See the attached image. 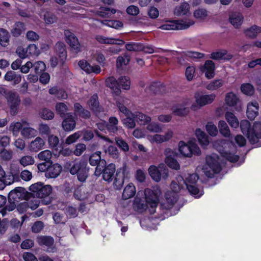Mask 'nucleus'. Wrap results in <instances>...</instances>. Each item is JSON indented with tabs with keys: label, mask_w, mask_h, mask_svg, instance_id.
Returning <instances> with one entry per match:
<instances>
[{
	"label": "nucleus",
	"mask_w": 261,
	"mask_h": 261,
	"mask_svg": "<svg viewBox=\"0 0 261 261\" xmlns=\"http://www.w3.org/2000/svg\"><path fill=\"white\" fill-rule=\"evenodd\" d=\"M223 83V81L222 80H214L207 85L206 88L210 90H216L222 86Z\"/></svg>",
	"instance_id": "bf43d9fd"
},
{
	"label": "nucleus",
	"mask_w": 261,
	"mask_h": 261,
	"mask_svg": "<svg viewBox=\"0 0 261 261\" xmlns=\"http://www.w3.org/2000/svg\"><path fill=\"white\" fill-rule=\"evenodd\" d=\"M132 113L126 116V117L122 120L123 125L129 129L134 128L136 126V120L131 115Z\"/></svg>",
	"instance_id": "49530a36"
},
{
	"label": "nucleus",
	"mask_w": 261,
	"mask_h": 261,
	"mask_svg": "<svg viewBox=\"0 0 261 261\" xmlns=\"http://www.w3.org/2000/svg\"><path fill=\"white\" fill-rule=\"evenodd\" d=\"M24 30V25L23 23L18 22L14 25L12 33L14 36H19Z\"/></svg>",
	"instance_id": "4d7b16f0"
},
{
	"label": "nucleus",
	"mask_w": 261,
	"mask_h": 261,
	"mask_svg": "<svg viewBox=\"0 0 261 261\" xmlns=\"http://www.w3.org/2000/svg\"><path fill=\"white\" fill-rule=\"evenodd\" d=\"M82 135L81 131H78L72 135H69L65 140V143L68 145L71 144L77 141V140Z\"/></svg>",
	"instance_id": "5fc2aeb1"
},
{
	"label": "nucleus",
	"mask_w": 261,
	"mask_h": 261,
	"mask_svg": "<svg viewBox=\"0 0 261 261\" xmlns=\"http://www.w3.org/2000/svg\"><path fill=\"white\" fill-rule=\"evenodd\" d=\"M62 167L58 164H49L47 171L45 172V176L47 178H56L62 171Z\"/></svg>",
	"instance_id": "4be33fe9"
},
{
	"label": "nucleus",
	"mask_w": 261,
	"mask_h": 261,
	"mask_svg": "<svg viewBox=\"0 0 261 261\" xmlns=\"http://www.w3.org/2000/svg\"><path fill=\"white\" fill-rule=\"evenodd\" d=\"M115 140L117 145L123 151L126 152L129 150V146L123 139L119 137H116Z\"/></svg>",
	"instance_id": "680f3d73"
},
{
	"label": "nucleus",
	"mask_w": 261,
	"mask_h": 261,
	"mask_svg": "<svg viewBox=\"0 0 261 261\" xmlns=\"http://www.w3.org/2000/svg\"><path fill=\"white\" fill-rule=\"evenodd\" d=\"M233 55L225 49L213 52L211 55V58L215 60H229L231 59Z\"/></svg>",
	"instance_id": "5701e85b"
},
{
	"label": "nucleus",
	"mask_w": 261,
	"mask_h": 261,
	"mask_svg": "<svg viewBox=\"0 0 261 261\" xmlns=\"http://www.w3.org/2000/svg\"><path fill=\"white\" fill-rule=\"evenodd\" d=\"M64 36L66 42L69 44L74 52L78 53L82 51V45L74 34L69 30H66L64 31Z\"/></svg>",
	"instance_id": "f8f14e48"
},
{
	"label": "nucleus",
	"mask_w": 261,
	"mask_h": 261,
	"mask_svg": "<svg viewBox=\"0 0 261 261\" xmlns=\"http://www.w3.org/2000/svg\"><path fill=\"white\" fill-rule=\"evenodd\" d=\"M133 118H135L136 121L140 125H145L151 120L150 117L139 112H135L131 114Z\"/></svg>",
	"instance_id": "a878e982"
},
{
	"label": "nucleus",
	"mask_w": 261,
	"mask_h": 261,
	"mask_svg": "<svg viewBox=\"0 0 261 261\" xmlns=\"http://www.w3.org/2000/svg\"><path fill=\"white\" fill-rule=\"evenodd\" d=\"M241 91L246 95H251L254 93V88L250 84H244L242 85L241 87Z\"/></svg>",
	"instance_id": "338daca9"
},
{
	"label": "nucleus",
	"mask_w": 261,
	"mask_h": 261,
	"mask_svg": "<svg viewBox=\"0 0 261 261\" xmlns=\"http://www.w3.org/2000/svg\"><path fill=\"white\" fill-rule=\"evenodd\" d=\"M243 16L240 13H233L229 16L230 22L236 29L241 27L243 23Z\"/></svg>",
	"instance_id": "393cba45"
},
{
	"label": "nucleus",
	"mask_w": 261,
	"mask_h": 261,
	"mask_svg": "<svg viewBox=\"0 0 261 261\" xmlns=\"http://www.w3.org/2000/svg\"><path fill=\"white\" fill-rule=\"evenodd\" d=\"M44 20L46 24H51L57 22V17L51 13L46 12L44 15Z\"/></svg>",
	"instance_id": "e2e57ef3"
},
{
	"label": "nucleus",
	"mask_w": 261,
	"mask_h": 261,
	"mask_svg": "<svg viewBox=\"0 0 261 261\" xmlns=\"http://www.w3.org/2000/svg\"><path fill=\"white\" fill-rule=\"evenodd\" d=\"M194 24V21L190 19L177 20L170 21L162 25L160 28L164 30H185Z\"/></svg>",
	"instance_id": "39448f33"
},
{
	"label": "nucleus",
	"mask_w": 261,
	"mask_h": 261,
	"mask_svg": "<svg viewBox=\"0 0 261 261\" xmlns=\"http://www.w3.org/2000/svg\"><path fill=\"white\" fill-rule=\"evenodd\" d=\"M37 130L29 127H24L22 128L21 131V135L26 138L34 137L37 136Z\"/></svg>",
	"instance_id": "79ce46f5"
},
{
	"label": "nucleus",
	"mask_w": 261,
	"mask_h": 261,
	"mask_svg": "<svg viewBox=\"0 0 261 261\" xmlns=\"http://www.w3.org/2000/svg\"><path fill=\"white\" fill-rule=\"evenodd\" d=\"M178 199L177 194L171 191H168L165 194V200L162 204L163 207L167 210L173 207Z\"/></svg>",
	"instance_id": "f3484780"
},
{
	"label": "nucleus",
	"mask_w": 261,
	"mask_h": 261,
	"mask_svg": "<svg viewBox=\"0 0 261 261\" xmlns=\"http://www.w3.org/2000/svg\"><path fill=\"white\" fill-rule=\"evenodd\" d=\"M102 161L101 160V152L96 151L90 155L89 162L91 166H95L100 165Z\"/></svg>",
	"instance_id": "a19ab883"
},
{
	"label": "nucleus",
	"mask_w": 261,
	"mask_h": 261,
	"mask_svg": "<svg viewBox=\"0 0 261 261\" xmlns=\"http://www.w3.org/2000/svg\"><path fill=\"white\" fill-rule=\"evenodd\" d=\"M216 95L215 94L209 95H202L199 93H196L195 95V101L198 106L193 105L191 109L196 111L199 107L211 103L215 99Z\"/></svg>",
	"instance_id": "9d476101"
},
{
	"label": "nucleus",
	"mask_w": 261,
	"mask_h": 261,
	"mask_svg": "<svg viewBox=\"0 0 261 261\" xmlns=\"http://www.w3.org/2000/svg\"><path fill=\"white\" fill-rule=\"evenodd\" d=\"M96 40L99 43L103 44L117 45H123L125 44V42L122 40L113 38H108L102 36H97Z\"/></svg>",
	"instance_id": "b1692460"
},
{
	"label": "nucleus",
	"mask_w": 261,
	"mask_h": 261,
	"mask_svg": "<svg viewBox=\"0 0 261 261\" xmlns=\"http://www.w3.org/2000/svg\"><path fill=\"white\" fill-rule=\"evenodd\" d=\"M125 48L127 50L130 51H140L143 48L141 43L134 42L126 43Z\"/></svg>",
	"instance_id": "de8ad7c7"
},
{
	"label": "nucleus",
	"mask_w": 261,
	"mask_h": 261,
	"mask_svg": "<svg viewBox=\"0 0 261 261\" xmlns=\"http://www.w3.org/2000/svg\"><path fill=\"white\" fill-rule=\"evenodd\" d=\"M258 104L256 101L250 102L247 105V116L251 120H253L258 114Z\"/></svg>",
	"instance_id": "aec40b11"
},
{
	"label": "nucleus",
	"mask_w": 261,
	"mask_h": 261,
	"mask_svg": "<svg viewBox=\"0 0 261 261\" xmlns=\"http://www.w3.org/2000/svg\"><path fill=\"white\" fill-rule=\"evenodd\" d=\"M165 163L169 167L173 169L178 170L180 168L179 164L177 161L171 157L170 155L166 157Z\"/></svg>",
	"instance_id": "13d9d810"
},
{
	"label": "nucleus",
	"mask_w": 261,
	"mask_h": 261,
	"mask_svg": "<svg viewBox=\"0 0 261 261\" xmlns=\"http://www.w3.org/2000/svg\"><path fill=\"white\" fill-rule=\"evenodd\" d=\"M185 184L186 181L181 176H177L171 183L170 189L171 191H170L177 194L178 193L184 189Z\"/></svg>",
	"instance_id": "2eb2a0df"
},
{
	"label": "nucleus",
	"mask_w": 261,
	"mask_h": 261,
	"mask_svg": "<svg viewBox=\"0 0 261 261\" xmlns=\"http://www.w3.org/2000/svg\"><path fill=\"white\" fill-rule=\"evenodd\" d=\"M244 33L247 37L250 38H255L259 33H261V27L253 25L245 29Z\"/></svg>",
	"instance_id": "bb28decb"
},
{
	"label": "nucleus",
	"mask_w": 261,
	"mask_h": 261,
	"mask_svg": "<svg viewBox=\"0 0 261 261\" xmlns=\"http://www.w3.org/2000/svg\"><path fill=\"white\" fill-rule=\"evenodd\" d=\"M186 187L189 192L192 195H195L197 197H200L203 194L202 192H200L195 184H186Z\"/></svg>",
	"instance_id": "052dcab7"
},
{
	"label": "nucleus",
	"mask_w": 261,
	"mask_h": 261,
	"mask_svg": "<svg viewBox=\"0 0 261 261\" xmlns=\"http://www.w3.org/2000/svg\"><path fill=\"white\" fill-rule=\"evenodd\" d=\"M51 157L52 153L51 151L48 150L42 151L38 154V158L40 160L44 161L48 163H51L50 159Z\"/></svg>",
	"instance_id": "8fccbe9b"
},
{
	"label": "nucleus",
	"mask_w": 261,
	"mask_h": 261,
	"mask_svg": "<svg viewBox=\"0 0 261 261\" xmlns=\"http://www.w3.org/2000/svg\"><path fill=\"white\" fill-rule=\"evenodd\" d=\"M150 176L155 181L161 180V176L166 179L168 177V169L164 165H160L159 168L155 166H151L148 169Z\"/></svg>",
	"instance_id": "1a4fd4ad"
},
{
	"label": "nucleus",
	"mask_w": 261,
	"mask_h": 261,
	"mask_svg": "<svg viewBox=\"0 0 261 261\" xmlns=\"http://www.w3.org/2000/svg\"><path fill=\"white\" fill-rule=\"evenodd\" d=\"M62 123V127L66 132L73 130L76 126V122L71 113L66 114Z\"/></svg>",
	"instance_id": "dca6fc26"
},
{
	"label": "nucleus",
	"mask_w": 261,
	"mask_h": 261,
	"mask_svg": "<svg viewBox=\"0 0 261 261\" xmlns=\"http://www.w3.org/2000/svg\"><path fill=\"white\" fill-rule=\"evenodd\" d=\"M7 105L10 109L11 115H16L19 111L20 105V98L17 93L15 92L7 99Z\"/></svg>",
	"instance_id": "9b49d317"
},
{
	"label": "nucleus",
	"mask_w": 261,
	"mask_h": 261,
	"mask_svg": "<svg viewBox=\"0 0 261 261\" xmlns=\"http://www.w3.org/2000/svg\"><path fill=\"white\" fill-rule=\"evenodd\" d=\"M104 151L107 154L114 159H118L119 158V150L114 146L110 145L107 148H105Z\"/></svg>",
	"instance_id": "37998d69"
},
{
	"label": "nucleus",
	"mask_w": 261,
	"mask_h": 261,
	"mask_svg": "<svg viewBox=\"0 0 261 261\" xmlns=\"http://www.w3.org/2000/svg\"><path fill=\"white\" fill-rule=\"evenodd\" d=\"M239 100L237 95L232 92L227 94L225 97V101L227 105L233 106L236 105Z\"/></svg>",
	"instance_id": "3c124183"
},
{
	"label": "nucleus",
	"mask_w": 261,
	"mask_h": 261,
	"mask_svg": "<svg viewBox=\"0 0 261 261\" xmlns=\"http://www.w3.org/2000/svg\"><path fill=\"white\" fill-rule=\"evenodd\" d=\"M200 70L205 73V75L207 79H212L215 75V64L211 60H207L204 64L200 68Z\"/></svg>",
	"instance_id": "a211bd4d"
},
{
	"label": "nucleus",
	"mask_w": 261,
	"mask_h": 261,
	"mask_svg": "<svg viewBox=\"0 0 261 261\" xmlns=\"http://www.w3.org/2000/svg\"><path fill=\"white\" fill-rule=\"evenodd\" d=\"M228 142L224 139L215 141L213 145L214 147L219 151L222 157L230 162H236L239 160V156L234 153H232L225 149L226 145L228 144Z\"/></svg>",
	"instance_id": "20e7f679"
},
{
	"label": "nucleus",
	"mask_w": 261,
	"mask_h": 261,
	"mask_svg": "<svg viewBox=\"0 0 261 261\" xmlns=\"http://www.w3.org/2000/svg\"><path fill=\"white\" fill-rule=\"evenodd\" d=\"M9 41L8 32L4 29H0V44L3 46H6Z\"/></svg>",
	"instance_id": "09e8293b"
},
{
	"label": "nucleus",
	"mask_w": 261,
	"mask_h": 261,
	"mask_svg": "<svg viewBox=\"0 0 261 261\" xmlns=\"http://www.w3.org/2000/svg\"><path fill=\"white\" fill-rule=\"evenodd\" d=\"M118 81L123 89L128 90L130 89V81L128 77L122 76L119 78Z\"/></svg>",
	"instance_id": "864d4df0"
},
{
	"label": "nucleus",
	"mask_w": 261,
	"mask_h": 261,
	"mask_svg": "<svg viewBox=\"0 0 261 261\" xmlns=\"http://www.w3.org/2000/svg\"><path fill=\"white\" fill-rule=\"evenodd\" d=\"M115 165L114 164H110L102 170V178L107 181H112L115 172Z\"/></svg>",
	"instance_id": "412c9836"
},
{
	"label": "nucleus",
	"mask_w": 261,
	"mask_h": 261,
	"mask_svg": "<svg viewBox=\"0 0 261 261\" xmlns=\"http://www.w3.org/2000/svg\"><path fill=\"white\" fill-rule=\"evenodd\" d=\"M74 114L84 119H88L90 117V112L84 109L79 103L74 105Z\"/></svg>",
	"instance_id": "cd10ccee"
},
{
	"label": "nucleus",
	"mask_w": 261,
	"mask_h": 261,
	"mask_svg": "<svg viewBox=\"0 0 261 261\" xmlns=\"http://www.w3.org/2000/svg\"><path fill=\"white\" fill-rule=\"evenodd\" d=\"M173 13L178 17H189L191 15L190 5L187 2H183L174 8Z\"/></svg>",
	"instance_id": "4468645a"
},
{
	"label": "nucleus",
	"mask_w": 261,
	"mask_h": 261,
	"mask_svg": "<svg viewBox=\"0 0 261 261\" xmlns=\"http://www.w3.org/2000/svg\"><path fill=\"white\" fill-rule=\"evenodd\" d=\"M185 57L187 60H195L201 59L204 57V54L199 52L187 51L184 53Z\"/></svg>",
	"instance_id": "a18cd8bd"
},
{
	"label": "nucleus",
	"mask_w": 261,
	"mask_h": 261,
	"mask_svg": "<svg viewBox=\"0 0 261 261\" xmlns=\"http://www.w3.org/2000/svg\"><path fill=\"white\" fill-rule=\"evenodd\" d=\"M240 127L242 132L247 136L249 142L252 144H256L261 139V123L255 122L251 127L250 122L247 120L241 121Z\"/></svg>",
	"instance_id": "f03ea898"
},
{
	"label": "nucleus",
	"mask_w": 261,
	"mask_h": 261,
	"mask_svg": "<svg viewBox=\"0 0 261 261\" xmlns=\"http://www.w3.org/2000/svg\"><path fill=\"white\" fill-rule=\"evenodd\" d=\"M30 190L34 196L39 198L47 197L51 193L52 188L50 185H43L41 182L32 184L30 187Z\"/></svg>",
	"instance_id": "6e6552de"
},
{
	"label": "nucleus",
	"mask_w": 261,
	"mask_h": 261,
	"mask_svg": "<svg viewBox=\"0 0 261 261\" xmlns=\"http://www.w3.org/2000/svg\"><path fill=\"white\" fill-rule=\"evenodd\" d=\"M86 166L87 163L83 161H76L71 166L70 172L72 175L77 174L78 179L81 181H84L88 176Z\"/></svg>",
	"instance_id": "0eeeda50"
},
{
	"label": "nucleus",
	"mask_w": 261,
	"mask_h": 261,
	"mask_svg": "<svg viewBox=\"0 0 261 261\" xmlns=\"http://www.w3.org/2000/svg\"><path fill=\"white\" fill-rule=\"evenodd\" d=\"M146 90L154 93H163L165 92V87L160 83H154L151 84Z\"/></svg>",
	"instance_id": "58836bf2"
},
{
	"label": "nucleus",
	"mask_w": 261,
	"mask_h": 261,
	"mask_svg": "<svg viewBox=\"0 0 261 261\" xmlns=\"http://www.w3.org/2000/svg\"><path fill=\"white\" fill-rule=\"evenodd\" d=\"M21 128L22 124L20 122H15L10 124L9 130L12 132L14 136H17Z\"/></svg>",
	"instance_id": "774afa93"
},
{
	"label": "nucleus",
	"mask_w": 261,
	"mask_h": 261,
	"mask_svg": "<svg viewBox=\"0 0 261 261\" xmlns=\"http://www.w3.org/2000/svg\"><path fill=\"white\" fill-rule=\"evenodd\" d=\"M195 134L201 146L205 147L209 144L208 136L200 129H197Z\"/></svg>",
	"instance_id": "c9c22d12"
},
{
	"label": "nucleus",
	"mask_w": 261,
	"mask_h": 261,
	"mask_svg": "<svg viewBox=\"0 0 261 261\" xmlns=\"http://www.w3.org/2000/svg\"><path fill=\"white\" fill-rule=\"evenodd\" d=\"M172 112L175 115L182 116L187 115L189 113V110L186 107L178 106L173 108Z\"/></svg>",
	"instance_id": "603ef678"
},
{
	"label": "nucleus",
	"mask_w": 261,
	"mask_h": 261,
	"mask_svg": "<svg viewBox=\"0 0 261 261\" xmlns=\"http://www.w3.org/2000/svg\"><path fill=\"white\" fill-rule=\"evenodd\" d=\"M33 67L36 74L41 73L45 70V64L42 61H38L33 64Z\"/></svg>",
	"instance_id": "0e129e2a"
},
{
	"label": "nucleus",
	"mask_w": 261,
	"mask_h": 261,
	"mask_svg": "<svg viewBox=\"0 0 261 261\" xmlns=\"http://www.w3.org/2000/svg\"><path fill=\"white\" fill-rule=\"evenodd\" d=\"M56 111L57 114L59 115L61 117H65L66 114L68 113L69 108L68 106L63 102H58L55 106Z\"/></svg>",
	"instance_id": "4c0bfd02"
},
{
	"label": "nucleus",
	"mask_w": 261,
	"mask_h": 261,
	"mask_svg": "<svg viewBox=\"0 0 261 261\" xmlns=\"http://www.w3.org/2000/svg\"><path fill=\"white\" fill-rule=\"evenodd\" d=\"M218 127L221 134L225 137L229 138L231 136L229 128L224 120H221L219 122Z\"/></svg>",
	"instance_id": "ea45409f"
},
{
	"label": "nucleus",
	"mask_w": 261,
	"mask_h": 261,
	"mask_svg": "<svg viewBox=\"0 0 261 261\" xmlns=\"http://www.w3.org/2000/svg\"><path fill=\"white\" fill-rule=\"evenodd\" d=\"M116 11L114 9L101 7L95 12L96 15L102 18H110Z\"/></svg>",
	"instance_id": "c85d7f7f"
},
{
	"label": "nucleus",
	"mask_w": 261,
	"mask_h": 261,
	"mask_svg": "<svg viewBox=\"0 0 261 261\" xmlns=\"http://www.w3.org/2000/svg\"><path fill=\"white\" fill-rule=\"evenodd\" d=\"M161 193V190L158 187L146 189L144 191L146 202L140 199H136L134 204L135 208L139 212H143L149 208L150 213L153 214L158 205Z\"/></svg>",
	"instance_id": "f257e3e1"
},
{
	"label": "nucleus",
	"mask_w": 261,
	"mask_h": 261,
	"mask_svg": "<svg viewBox=\"0 0 261 261\" xmlns=\"http://www.w3.org/2000/svg\"><path fill=\"white\" fill-rule=\"evenodd\" d=\"M44 145V140L40 137H37L32 141L30 145V149L32 151H38L41 149Z\"/></svg>",
	"instance_id": "7c9ffc66"
},
{
	"label": "nucleus",
	"mask_w": 261,
	"mask_h": 261,
	"mask_svg": "<svg viewBox=\"0 0 261 261\" xmlns=\"http://www.w3.org/2000/svg\"><path fill=\"white\" fill-rule=\"evenodd\" d=\"M36 241L40 246H51L54 243V239L50 236H38Z\"/></svg>",
	"instance_id": "c756f323"
},
{
	"label": "nucleus",
	"mask_w": 261,
	"mask_h": 261,
	"mask_svg": "<svg viewBox=\"0 0 261 261\" xmlns=\"http://www.w3.org/2000/svg\"><path fill=\"white\" fill-rule=\"evenodd\" d=\"M28 194L24 188L17 187L10 191L8 195V200L18 203L21 200L25 199Z\"/></svg>",
	"instance_id": "ddd939ff"
},
{
	"label": "nucleus",
	"mask_w": 261,
	"mask_h": 261,
	"mask_svg": "<svg viewBox=\"0 0 261 261\" xmlns=\"http://www.w3.org/2000/svg\"><path fill=\"white\" fill-rule=\"evenodd\" d=\"M106 85L112 91L114 94L119 95L121 93L119 83L113 76L108 77L106 80Z\"/></svg>",
	"instance_id": "6ab92c4d"
},
{
	"label": "nucleus",
	"mask_w": 261,
	"mask_h": 261,
	"mask_svg": "<svg viewBox=\"0 0 261 261\" xmlns=\"http://www.w3.org/2000/svg\"><path fill=\"white\" fill-rule=\"evenodd\" d=\"M179 151L184 156L191 157L192 154L199 155L201 150L194 142L190 141L188 144L183 141L179 142Z\"/></svg>",
	"instance_id": "423d86ee"
},
{
	"label": "nucleus",
	"mask_w": 261,
	"mask_h": 261,
	"mask_svg": "<svg viewBox=\"0 0 261 261\" xmlns=\"http://www.w3.org/2000/svg\"><path fill=\"white\" fill-rule=\"evenodd\" d=\"M35 160L31 155H25L21 157L19 160V163L23 167L32 165L34 164Z\"/></svg>",
	"instance_id": "6e6d98bb"
},
{
	"label": "nucleus",
	"mask_w": 261,
	"mask_h": 261,
	"mask_svg": "<svg viewBox=\"0 0 261 261\" xmlns=\"http://www.w3.org/2000/svg\"><path fill=\"white\" fill-rule=\"evenodd\" d=\"M220 159L219 156L213 153L206 158V165L202 168L203 172L208 177H212L215 173L221 171Z\"/></svg>",
	"instance_id": "7ed1b4c3"
},
{
	"label": "nucleus",
	"mask_w": 261,
	"mask_h": 261,
	"mask_svg": "<svg viewBox=\"0 0 261 261\" xmlns=\"http://www.w3.org/2000/svg\"><path fill=\"white\" fill-rule=\"evenodd\" d=\"M135 193V187L133 184L130 183L125 187L122 193V197L124 199H127L133 197Z\"/></svg>",
	"instance_id": "72a5a7b5"
},
{
	"label": "nucleus",
	"mask_w": 261,
	"mask_h": 261,
	"mask_svg": "<svg viewBox=\"0 0 261 261\" xmlns=\"http://www.w3.org/2000/svg\"><path fill=\"white\" fill-rule=\"evenodd\" d=\"M88 104L90 108L96 113L100 111L97 95H94L92 96L89 101Z\"/></svg>",
	"instance_id": "c03bdc74"
},
{
	"label": "nucleus",
	"mask_w": 261,
	"mask_h": 261,
	"mask_svg": "<svg viewBox=\"0 0 261 261\" xmlns=\"http://www.w3.org/2000/svg\"><path fill=\"white\" fill-rule=\"evenodd\" d=\"M225 117L231 127L236 128L239 126V120L233 113L227 112L225 114Z\"/></svg>",
	"instance_id": "f704fd0d"
},
{
	"label": "nucleus",
	"mask_w": 261,
	"mask_h": 261,
	"mask_svg": "<svg viewBox=\"0 0 261 261\" xmlns=\"http://www.w3.org/2000/svg\"><path fill=\"white\" fill-rule=\"evenodd\" d=\"M5 80L9 82L13 81L14 84L16 85L21 82V76L20 74H17L15 72L10 70L6 73Z\"/></svg>",
	"instance_id": "2f4dec72"
},
{
	"label": "nucleus",
	"mask_w": 261,
	"mask_h": 261,
	"mask_svg": "<svg viewBox=\"0 0 261 261\" xmlns=\"http://www.w3.org/2000/svg\"><path fill=\"white\" fill-rule=\"evenodd\" d=\"M118 120L115 117H111L107 124V129L109 132L116 133L121 127L118 126Z\"/></svg>",
	"instance_id": "473e14b6"
},
{
	"label": "nucleus",
	"mask_w": 261,
	"mask_h": 261,
	"mask_svg": "<svg viewBox=\"0 0 261 261\" xmlns=\"http://www.w3.org/2000/svg\"><path fill=\"white\" fill-rule=\"evenodd\" d=\"M194 16L197 19L203 20L207 16V12L204 9H198L194 11Z\"/></svg>",
	"instance_id": "69168bd1"
},
{
	"label": "nucleus",
	"mask_w": 261,
	"mask_h": 261,
	"mask_svg": "<svg viewBox=\"0 0 261 261\" xmlns=\"http://www.w3.org/2000/svg\"><path fill=\"white\" fill-rule=\"evenodd\" d=\"M32 195H30V194H28L27 198H25V199H27L26 202L29 208L32 210H35L39 206L40 200L36 198V196H34V195L33 194V193H32Z\"/></svg>",
	"instance_id": "e433bc0d"
}]
</instances>
